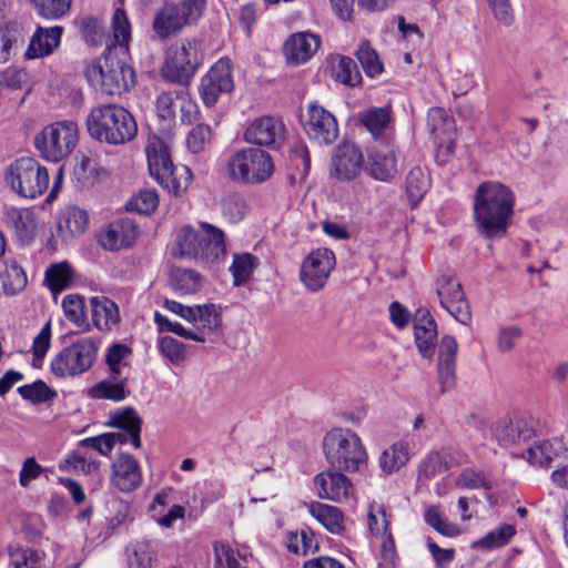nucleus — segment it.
I'll use <instances>...</instances> for the list:
<instances>
[{"label":"nucleus","mask_w":568,"mask_h":568,"mask_svg":"<svg viewBox=\"0 0 568 568\" xmlns=\"http://www.w3.org/2000/svg\"><path fill=\"white\" fill-rule=\"evenodd\" d=\"M113 39L106 53L85 67V78L95 89L109 95H121L135 83V72L125 61L131 40V24L126 13L116 9L112 17Z\"/></svg>","instance_id":"f257e3e1"},{"label":"nucleus","mask_w":568,"mask_h":568,"mask_svg":"<svg viewBox=\"0 0 568 568\" xmlns=\"http://www.w3.org/2000/svg\"><path fill=\"white\" fill-rule=\"evenodd\" d=\"M513 190L500 182L480 183L474 193L473 217L477 233L486 240L506 236L515 210Z\"/></svg>","instance_id":"f03ea898"},{"label":"nucleus","mask_w":568,"mask_h":568,"mask_svg":"<svg viewBox=\"0 0 568 568\" xmlns=\"http://www.w3.org/2000/svg\"><path fill=\"white\" fill-rule=\"evenodd\" d=\"M87 129L92 139L110 145H123L138 133L133 115L114 103L92 108L87 116Z\"/></svg>","instance_id":"7ed1b4c3"},{"label":"nucleus","mask_w":568,"mask_h":568,"mask_svg":"<svg viewBox=\"0 0 568 568\" xmlns=\"http://www.w3.org/2000/svg\"><path fill=\"white\" fill-rule=\"evenodd\" d=\"M171 144L172 135L170 133L149 138L145 149L149 171L168 193L182 196L192 181V173L185 165H173L170 156Z\"/></svg>","instance_id":"20e7f679"},{"label":"nucleus","mask_w":568,"mask_h":568,"mask_svg":"<svg viewBox=\"0 0 568 568\" xmlns=\"http://www.w3.org/2000/svg\"><path fill=\"white\" fill-rule=\"evenodd\" d=\"M326 462L337 470L361 471L367 466L368 454L357 433L346 427H333L322 440Z\"/></svg>","instance_id":"39448f33"},{"label":"nucleus","mask_w":568,"mask_h":568,"mask_svg":"<svg viewBox=\"0 0 568 568\" xmlns=\"http://www.w3.org/2000/svg\"><path fill=\"white\" fill-rule=\"evenodd\" d=\"M173 254L207 263L216 262L226 254L224 232L207 222H201L199 230L183 226L176 235Z\"/></svg>","instance_id":"423d86ee"},{"label":"nucleus","mask_w":568,"mask_h":568,"mask_svg":"<svg viewBox=\"0 0 568 568\" xmlns=\"http://www.w3.org/2000/svg\"><path fill=\"white\" fill-rule=\"evenodd\" d=\"M274 173L272 156L257 148H245L233 153L225 163V174L234 183L256 185Z\"/></svg>","instance_id":"0eeeda50"},{"label":"nucleus","mask_w":568,"mask_h":568,"mask_svg":"<svg viewBox=\"0 0 568 568\" xmlns=\"http://www.w3.org/2000/svg\"><path fill=\"white\" fill-rule=\"evenodd\" d=\"M99 342L93 337H81L53 355L51 373L59 378L74 377L90 371L98 359Z\"/></svg>","instance_id":"6e6552de"},{"label":"nucleus","mask_w":568,"mask_h":568,"mask_svg":"<svg viewBox=\"0 0 568 568\" xmlns=\"http://www.w3.org/2000/svg\"><path fill=\"white\" fill-rule=\"evenodd\" d=\"M205 0H181L165 2L153 17L152 29L160 39L180 33L186 26L195 23L205 9Z\"/></svg>","instance_id":"1a4fd4ad"},{"label":"nucleus","mask_w":568,"mask_h":568,"mask_svg":"<svg viewBox=\"0 0 568 568\" xmlns=\"http://www.w3.org/2000/svg\"><path fill=\"white\" fill-rule=\"evenodd\" d=\"M78 138V124L71 120H63L47 125L36 136L34 143L43 158L58 162L73 151Z\"/></svg>","instance_id":"9d476101"},{"label":"nucleus","mask_w":568,"mask_h":568,"mask_svg":"<svg viewBox=\"0 0 568 568\" xmlns=\"http://www.w3.org/2000/svg\"><path fill=\"white\" fill-rule=\"evenodd\" d=\"M6 181L20 196L36 199L48 189L49 175L34 159L21 158L9 166Z\"/></svg>","instance_id":"9b49d317"},{"label":"nucleus","mask_w":568,"mask_h":568,"mask_svg":"<svg viewBox=\"0 0 568 568\" xmlns=\"http://www.w3.org/2000/svg\"><path fill=\"white\" fill-rule=\"evenodd\" d=\"M201 64V57L194 41L183 40L172 44L165 52L161 74L172 83L187 84Z\"/></svg>","instance_id":"f8f14e48"},{"label":"nucleus","mask_w":568,"mask_h":568,"mask_svg":"<svg viewBox=\"0 0 568 568\" xmlns=\"http://www.w3.org/2000/svg\"><path fill=\"white\" fill-rule=\"evenodd\" d=\"M335 265L336 258L333 251L313 250L301 264L300 280L308 292H320L325 287Z\"/></svg>","instance_id":"ddd939ff"},{"label":"nucleus","mask_w":568,"mask_h":568,"mask_svg":"<svg viewBox=\"0 0 568 568\" xmlns=\"http://www.w3.org/2000/svg\"><path fill=\"white\" fill-rule=\"evenodd\" d=\"M234 89L232 63L229 58L219 59L202 77L199 92L206 106L214 105L224 93Z\"/></svg>","instance_id":"4468645a"},{"label":"nucleus","mask_w":568,"mask_h":568,"mask_svg":"<svg viewBox=\"0 0 568 568\" xmlns=\"http://www.w3.org/2000/svg\"><path fill=\"white\" fill-rule=\"evenodd\" d=\"M303 128L310 140L320 145L334 143L339 133L336 118L317 103L307 105L303 118Z\"/></svg>","instance_id":"2eb2a0df"},{"label":"nucleus","mask_w":568,"mask_h":568,"mask_svg":"<svg viewBox=\"0 0 568 568\" xmlns=\"http://www.w3.org/2000/svg\"><path fill=\"white\" fill-rule=\"evenodd\" d=\"M537 429V422L530 415L516 413L499 420L495 428V437L501 446L508 447L531 439Z\"/></svg>","instance_id":"dca6fc26"},{"label":"nucleus","mask_w":568,"mask_h":568,"mask_svg":"<svg viewBox=\"0 0 568 568\" xmlns=\"http://www.w3.org/2000/svg\"><path fill=\"white\" fill-rule=\"evenodd\" d=\"M437 294L442 306L459 323L466 325L471 320L468 303L465 300L460 283L454 277H443Z\"/></svg>","instance_id":"f3484780"},{"label":"nucleus","mask_w":568,"mask_h":568,"mask_svg":"<svg viewBox=\"0 0 568 568\" xmlns=\"http://www.w3.org/2000/svg\"><path fill=\"white\" fill-rule=\"evenodd\" d=\"M427 125L437 145L438 154L450 155L455 148V121L444 109L432 108L427 115Z\"/></svg>","instance_id":"a211bd4d"},{"label":"nucleus","mask_w":568,"mask_h":568,"mask_svg":"<svg viewBox=\"0 0 568 568\" xmlns=\"http://www.w3.org/2000/svg\"><path fill=\"white\" fill-rule=\"evenodd\" d=\"M342 471L337 469L328 470L314 477V486L320 498L342 503L353 497V484Z\"/></svg>","instance_id":"6ab92c4d"},{"label":"nucleus","mask_w":568,"mask_h":568,"mask_svg":"<svg viewBox=\"0 0 568 568\" xmlns=\"http://www.w3.org/2000/svg\"><path fill=\"white\" fill-rule=\"evenodd\" d=\"M284 136L285 126L280 119L262 116L246 129L244 140L255 145L277 146L284 141Z\"/></svg>","instance_id":"aec40b11"},{"label":"nucleus","mask_w":568,"mask_h":568,"mask_svg":"<svg viewBox=\"0 0 568 568\" xmlns=\"http://www.w3.org/2000/svg\"><path fill=\"white\" fill-rule=\"evenodd\" d=\"M367 172L373 179L383 182L392 181L397 175L396 151L390 142L371 148Z\"/></svg>","instance_id":"412c9836"},{"label":"nucleus","mask_w":568,"mask_h":568,"mask_svg":"<svg viewBox=\"0 0 568 568\" xmlns=\"http://www.w3.org/2000/svg\"><path fill=\"white\" fill-rule=\"evenodd\" d=\"M361 149L352 143L339 144L332 156L331 173L342 181L355 179L363 168Z\"/></svg>","instance_id":"4be33fe9"},{"label":"nucleus","mask_w":568,"mask_h":568,"mask_svg":"<svg viewBox=\"0 0 568 568\" xmlns=\"http://www.w3.org/2000/svg\"><path fill=\"white\" fill-rule=\"evenodd\" d=\"M136 224L129 219H120L109 223L99 234V244L108 251H119L130 246L138 237Z\"/></svg>","instance_id":"5701e85b"},{"label":"nucleus","mask_w":568,"mask_h":568,"mask_svg":"<svg viewBox=\"0 0 568 568\" xmlns=\"http://www.w3.org/2000/svg\"><path fill=\"white\" fill-rule=\"evenodd\" d=\"M111 483L124 493L135 490L142 483V473L138 460L129 454H119L112 463Z\"/></svg>","instance_id":"b1692460"},{"label":"nucleus","mask_w":568,"mask_h":568,"mask_svg":"<svg viewBox=\"0 0 568 568\" xmlns=\"http://www.w3.org/2000/svg\"><path fill=\"white\" fill-rule=\"evenodd\" d=\"M110 425L119 428V432L110 433L114 438V446L116 444H132L133 447L141 446V419L133 408H125L111 416Z\"/></svg>","instance_id":"393cba45"},{"label":"nucleus","mask_w":568,"mask_h":568,"mask_svg":"<svg viewBox=\"0 0 568 568\" xmlns=\"http://www.w3.org/2000/svg\"><path fill=\"white\" fill-rule=\"evenodd\" d=\"M320 37L311 32L292 34L284 44V54L288 63L301 64L310 60L320 48Z\"/></svg>","instance_id":"a878e982"},{"label":"nucleus","mask_w":568,"mask_h":568,"mask_svg":"<svg viewBox=\"0 0 568 568\" xmlns=\"http://www.w3.org/2000/svg\"><path fill=\"white\" fill-rule=\"evenodd\" d=\"M414 336L418 352L430 358L437 341V325L427 310H418L414 320Z\"/></svg>","instance_id":"bb28decb"},{"label":"nucleus","mask_w":568,"mask_h":568,"mask_svg":"<svg viewBox=\"0 0 568 568\" xmlns=\"http://www.w3.org/2000/svg\"><path fill=\"white\" fill-rule=\"evenodd\" d=\"M62 27H39L32 34L29 45L24 52L27 59H40L54 52L60 45Z\"/></svg>","instance_id":"cd10ccee"},{"label":"nucleus","mask_w":568,"mask_h":568,"mask_svg":"<svg viewBox=\"0 0 568 568\" xmlns=\"http://www.w3.org/2000/svg\"><path fill=\"white\" fill-rule=\"evenodd\" d=\"M92 322L101 332H111L121 322L118 305L106 296H93L90 300Z\"/></svg>","instance_id":"c85d7f7f"},{"label":"nucleus","mask_w":568,"mask_h":568,"mask_svg":"<svg viewBox=\"0 0 568 568\" xmlns=\"http://www.w3.org/2000/svg\"><path fill=\"white\" fill-rule=\"evenodd\" d=\"M6 223L11 226L19 241L29 244L33 241L38 224L34 213L29 209H8L4 213Z\"/></svg>","instance_id":"c756f323"},{"label":"nucleus","mask_w":568,"mask_h":568,"mask_svg":"<svg viewBox=\"0 0 568 568\" xmlns=\"http://www.w3.org/2000/svg\"><path fill=\"white\" fill-rule=\"evenodd\" d=\"M459 463L456 454L450 448H443L428 453L418 466L420 477L430 479L450 469Z\"/></svg>","instance_id":"7c9ffc66"},{"label":"nucleus","mask_w":568,"mask_h":568,"mask_svg":"<svg viewBox=\"0 0 568 568\" xmlns=\"http://www.w3.org/2000/svg\"><path fill=\"white\" fill-rule=\"evenodd\" d=\"M359 122L366 128L375 140L385 138L392 129L390 109L387 106H372L358 113Z\"/></svg>","instance_id":"2f4dec72"},{"label":"nucleus","mask_w":568,"mask_h":568,"mask_svg":"<svg viewBox=\"0 0 568 568\" xmlns=\"http://www.w3.org/2000/svg\"><path fill=\"white\" fill-rule=\"evenodd\" d=\"M27 285V275L20 263L12 257L0 262V287L8 296L20 293Z\"/></svg>","instance_id":"473e14b6"},{"label":"nucleus","mask_w":568,"mask_h":568,"mask_svg":"<svg viewBox=\"0 0 568 568\" xmlns=\"http://www.w3.org/2000/svg\"><path fill=\"white\" fill-rule=\"evenodd\" d=\"M88 222L85 211L78 206H69L59 216L58 235L64 241L72 240L85 232Z\"/></svg>","instance_id":"72a5a7b5"},{"label":"nucleus","mask_w":568,"mask_h":568,"mask_svg":"<svg viewBox=\"0 0 568 568\" xmlns=\"http://www.w3.org/2000/svg\"><path fill=\"white\" fill-rule=\"evenodd\" d=\"M128 378L120 375H111L89 389V395L94 399H108L121 402L129 396Z\"/></svg>","instance_id":"f704fd0d"},{"label":"nucleus","mask_w":568,"mask_h":568,"mask_svg":"<svg viewBox=\"0 0 568 568\" xmlns=\"http://www.w3.org/2000/svg\"><path fill=\"white\" fill-rule=\"evenodd\" d=\"M565 452L566 447L561 439H546L536 443L527 450V459L534 465L549 466L554 459L564 456Z\"/></svg>","instance_id":"c9c22d12"},{"label":"nucleus","mask_w":568,"mask_h":568,"mask_svg":"<svg viewBox=\"0 0 568 568\" xmlns=\"http://www.w3.org/2000/svg\"><path fill=\"white\" fill-rule=\"evenodd\" d=\"M308 511L331 534H343L345 529L344 516L338 508L314 501L308 506Z\"/></svg>","instance_id":"e433bc0d"},{"label":"nucleus","mask_w":568,"mask_h":568,"mask_svg":"<svg viewBox=\"0 0 568 568\" xmlns=\"http://www.w3.org/2000/svg\"><path fill=\"white\" fill-rule=\"evenodd\" d=\"M170 284L175 293L192 295L202 288L203 277L194 270L176 268L171 273Z\"/></svg>","instance_id":"4c0bfd02"},{"label":"nucleus","mask_w":568,"mask_h":568,"mask_svg":"<svg viewBox=\"0 0 568 568\" xmlns=\"http://www.w3.org/2000/svg\"><path fill=\"white\" fill-rule=\"evenodd\" d=\"M409 460L408 445L405 442H397L382 452L378 464L381 470L393 474L399 470Z\"/></svg>","instance_id":"58836bf2"},{"label":"nucleus","mask_w":568,"mask_h":568,"mask_svg":"<svg viewBox=\"0 0 568 568\" xmlns=\"http://www.w3.org/2000/svg\"><path fill=\"white\" fill-rule=\"evenodd\" d=\"M194 320L192 324H199L202 331L215 332L222 323L221 307L213 303L193 305Z\"/></svg>","instance_id":"ea45409f"},{"label":"nucleus","mask_w":568,"mask_h":568,"mask_svg":"<svg viewBox=\"0 0 568 568\" xmlns=\"http://www.w3.org/2000/svg\"><path fill=\"white\" fill-rule=\"evenodd\" d=\"M424 520L434 530L445 537H456L462 534V529L457 525L443 517L438 505L429 506L425 509Z\"/></svg>","instance_id":"a19ab883"},{"label":"nucleus","mask_w":568,"mask_h":568,"mask_svg":"<svg viewBox=\"0 0 568 568\" xmlns=\"http://www.w3.org/2000/svg\"><path fill=\"white\" fill-rule=\"evenodd\" d=\"M12 568H45L44 552L31 548H10Z\"/></svg>","instance_id":"79ce46f5"},{"label":"nucleus","mask_w":568,"mask_h":568,"mask_svg":"<svg viewBox=\"0 0 568 568\" xmlns=\"http://www.w3.org/2000/svg\"><path fill=\"white\" fill-rule=\"evenodd\" d=\"M515 526L503 524L477 540L475 546L486 550L499 548L507 545L509 540L515 536Z\"/></svg>","instance_id":"37998d69"},{"label":"nucleus","mask_w":568,"mask_h":568,"mask_svg":"<svg viewBox=\"0 0 568 568\" xmlns=\"http://www.w3.org/2000/svg\"><path fill=\"white\" fill-rule=\"evenodd\" d=\"M367 527L369 532L375 537H383L388 531L389 514L384 505L372 501L367 509Z\"/></svg>","instance_id":"c03bdc74"},{"label":"nucleus","mask_w":568,"mask_h":568,"mask_svg":"<svg viewBox=\"0 0 568 568\" xmlns=\"http://www.w3.org/2000/svg\"><path fill=\"white\" fill-rule=\"evenodd\" d=\"M132 356V348L124 343H112L105 351V364L110 373L120 375L122 367L129 365L128 361Z\"/></svg>","instance_id":"a18cd8bd"},{"label":"nucleus","mask_w":568,"mask_h":568,"mask_svg":"<svg viewBox=\"0 0 568 568\" xmlns=\"http://www.w3.org/2000/svg\"><path fill=\"white\" fill-rule=\"evenodd\" d=\"M36 13L47 20H58L70 9L72 0H28Z\"/></svg>","instance_id":"49530a36"},{"label":"nucleus","mask_w":568,"mask_h":568,"mask_svg":"<svg viewBox=\"0 0 568 568\" xmlns=\"http://www.w3.org/2000/svg\"><path fill=\"white\" fill-rule=\"evenodd\" d=\"M181 93L162 92L156 98V115L160 121L164 122L165 126L170 128L175 121L176 108L179 106V98Z\"/></svg>","instance_id":"de8ad7c7"},{"label":"nucleus","mask_w":568,"mask_h":568,"mask_svg":"<svg viewBox=\"0 0 568 568\" xmlns=\"http://www.w3.org/2000/svg\"><path fill=\"white\" fill-rule=\"evenodd\" d=\"M81 33L90 45H102L108 38L106 26L97 17H85L81 22Z\"/></svg>","instance_id":"09e8293b"},{"label":"nucleus","mask_w":568,"mask_h":568,"mask_svg":"<svg viewBox=\"0 0 568 568\" xmlns=\"http://www.w3.org/2000/svg\"><path fill=\"white\" fill-rule=\"evenodd\" d=\"M129 568H151L153 551L150 541L140 540L126 549Z\"/></svg>","instance_id":"8fccbe9b"},{"label":"nucleus","mask_w":568,"mask_h":568,"mask_svg":"<svg viewBox=\"0 0 568 568\" xmlns=\"http://www.w3.org/2000/svg\"><path fill=\"white\" fill-rule=\"evenodd\" d=\"M255 264L256 258L250 253L234 254L230 271L235 286H241L248 281Z\"/></svg>","instance_id":"3c124183"},{"label":"nucleus","mask_w":568,"mask_h":568,"mask_svg":"<svg viewBox=\"0 0 568 568\" xmlns=\"http://www.w3.org/2000/svg\"><path fill=\"white\" fill-rule=\"evenodd\" d=\"M72 280V271L67 263L54 264L45 271V282L53 293L68 287Z\"/></svg>","instance_id":"603ef678"},{"label":"nucleus","mask_w":568,"mask_h":568,"mask_svg":"<svg viewBox=\"0 0 568 568\" xmlns=\"http://www.w3.org/2000/svg\"><path fill=\"white\" fill-rule=\"evenodd\" d=\"M287 548L294 554L307 555L317 550L318 545L311 530L302 529L288 535Z\"/></svg>","instance_id":"864d4df0"},{"label":"nucleus","mask_w":568,"mask_h":568,"mask_svg":"<svg viewBox=\"0 0 568 568\" xmlns=\"http://www.w3.org/2000/svg\"><path fill=\"white\" fill-rule=\"evenodd\" d=\"M159 205V196L155 190L145 189L134 195L128 203L126 209L140 214H150Z\"/></svg>","instance_id":"5fc2aeb1"},{"label":"nucleus","mask_w":568,"mask_h":568,"mask_svg":"<svg viewBox=\"0 0 568 568\" xmlns=\"http://www.w3.org/2000/svg\"><path fill=\"white\" fill-rule=\"evenodd\" d=\"M154 322L158 325L160 332H170L185 339L203 343L205 337L200 333H194L185 328L179 322H172L166 316L159 312L154 313Z\"/></svg>","instance_id":"6e6d98bb"},{"label":"nucleus","mask_w":568,"mask_h":568,"mask_svg":"<svg viewBox=\"0 0 568 568\" xmlns=\"http://www.w3.org/2000/svg\"><path fill=\"white\" fill-rule=\"evenodd\" d=\"M247 204L241 194H229L222 201L223 216L232 223H236L243 220L247 213Z\"/></svg>","instance_id":"4d7b16f0"},{"label":"nucleus","mask_w":568,"mask_h":568,"mask_svg":"<svg viewBox=\"0 0 568 568\" xmlns=\"http://www.w3.org/2000/svg\"><path fill=\"white\" fill-rule=\"evenodd\" d=\"M335 79L346 85L355 87L361 80L362 75L355 61L351 58L342 57L334 68Z\"/></svg>","instance_id":"13d9d810"},{"label":"nucleus","mask_w":568,"mask_h":568,"mask_svg":"<svg viewBox=\"0 0 568 568\" xmlns=\"http://www.w3.org/2000/svg\"><path fill=\"white\" fill-rule=\"evenodd\" d=\"M357 59L368 77H375L382 73L383 64L374 49L368 42H362L356 52Z\"/></svg>","instance_id":"bf43d9fd"},{"label":"nucleus","mask_w":568,"mask_h":568,"mask_svg":"<svg viewBox=\"0 0 568 568\" xmlns=\"http://www.w3.org/2000/svg\"><path fill=\"white\" fill-rule=\"evenodd\" d=\"M428 189V178L422 169H412L406 179V191L413 202H418Z\"/></svg>","instance_id":"052dcab7"},{"label":"nucleus","mask_w":568,"mask_h":568,"mask_svg":"<svg viewBox=\"0 0 568 568\" xmlns=\"http://www.w3.org/2000/svg\"><path fill=\"white\" fill-rule=\"evenodd\" d=\"M64 316L74 325L82 326L85 324V311L83 300L75 294L64 296L62 301Z\"/></svg>","instance_id":"680f3d73"},{"label":"nucleus","mask_w":568,"mask_h":568,"mask_svg":"<svg viewBox=\"0 0 568 568\" xmlns=\"http://www.w3.org/2000/svg\"><path fill=\"white\" fill-rule=\"evenodd\" d=\"M51 346V323L47 322L32 342V365L39 367L42 364Z\"/></svg>","instance_id":"e2e57ef3"},{"label":"nucleus","mask_w":568,"mask_h":568,"mask_svg":"<svg viewBox=\"0 0 568 568\" xmlns=\"http://www.w3.org/2000/svg\"><path fill=\"white\" fill-rule=\"evenodd\" d=\"M159 349L174 365L182 363L186 358L185 345L171 336H163L159 339Z\"/></svg>","instance_id":"0e129e2a"},{"label":"nucleus","mask_w":568,"mask_h":568,"mask_svg":"<svg viewBox=\"0 0 568 568\" xmlns=\"http://www.w3.org/2000/svg\"><path fill=\"white\" fill-rule=\"evenodd\" d=\"M211 126L204 123H200L190 131L186 138V145L192 153H200L204 151L205 146L211 142Z\"/></svg>","instance_id":"69168bd1"},{"label":"nucleus","mask_w":568,"mask_h":568,"mask_svg":"<svg viewBox=\"0 0 568 568\" xmlns=\"http://www.w3.org/2000/svg\"><path fill=\"white\" fill-rule=\"evenodd\" d=\"M18 392L22 398L34 404L44 403L54 396V393L42 381L21 386L18 388Z\"/></svg>","instance_id":"338daca9"},{"label":"nucleus","mask_w":568,"mask_h":568,"mask_svg":"<svg viewBox=\"0 0 568 568\" xmlns=\"http://www.w3.org/2000/svg\"><path fill=\"white\" fill-rule=\"evenodd\" d=\"M456 485L467 489L489 490L493 488L494 483L483 474L476 473L473 469H466L457 477Z\"/></svg>","instance_id":"774afa93"}]
</instances>
